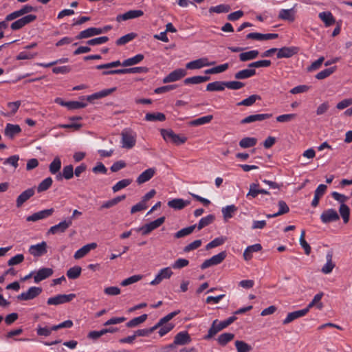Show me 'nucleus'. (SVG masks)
<instances>
[{
	"label": "nucleus",
	"mask_w": 352,
	"mask_h": 352,
	"mask_svg": "<svg viewBox=\"0 0 352 352\" xmlns=\"http://www.w3.org/2000/svg\"><path fill=\"white\" fill-rule=\"evenodd\" d=\"M236 320V316H231L226 320L221 322H218L217 320H214L208 330V333L204 336L205 340H209L215 336L219 331L226 328L230 324L233 323Z\"/></svg>",
	"instance_id": "nucleus-1"
},
{
	"label": "nucleus",
	"mask_w": 352,
	"mask_h": 352,
	"mask_svg": "<svg viewBox=\"0 0 352 352\" xmlns=\"http://www.w3.org/2000/svg\"><path fill=\"white\" fill-rule=\"evenodd\" d=\"M122 147L126 148H133L136 142V134L131 130H124L122 132Z\"/></svg>",
	"instance_id": "nucleus-2"
},
{
	"label": "nucleus",
	"mask_w": 352,
	"mask_h": 352,
	"mask_svg": "<svg viewBox=\"0 0 352 352\" xmlns=\"http://www.w3.org/2000/svg\"><path fill=\"white\" fill-rule=\"evenodd\" d=\"M161 135L165 141H170L175 144H184L186 141V137H180L170 129H162Z\"/></svg>",
	"instance_id": "nucleus-3"
},
{
	"label": "nucleus",
	"mask_w": 352,
	"mask_h": 352,
	"mask_svg": "<svg viewBox=\"0 0 352 352\" xmlns=\"http://www.w3.org/2000/svg\"><path fill=\"white\" fill-rule=\"evenodd\" d=\"M227 254L226 251L221 252L219 254L214 255L210 258L204 261L201 265V268L202 270H205L211 266L219 265L223 262Z\"/></svg>",
	"instance_id": "nucleus-4"
},
{
	"label": "nucleus",
	"mask_w": 352,
	"mask_h": 352,
	"mask_svg": "<svg viewBox=\"0 0 352 352\" xmlns=\"http://www.w3.org/2000/svg\"><path fill=\"white\" fill-rule=\"evenodd\" d=\"M76 297V294H58L55 296L49 298L47 303L49 305H58L65 302L72 301Z\"/></svg>",
	"instance_id": "nucleus-5"
},
{
	"label": "nucleus",
	"mask_w": 352,
	"mask_h": 352,
	"mask_svg": "<svg viewBox=\"0 0 352 352\" xmlns=\"http://www.w3.org/2000/svg\"><path fill=\"white\" fill-rule=\"evenodd\" d=\"M72 224V217H69L59 223L52 226L47 231V234H56L65 232Z\"/></svg>",
	"instance_id": "nucleus-6"
},
{
	"label": "nucleus",
	"mask_w": 352,
	"mask_h": 352,
	"mask_svg": "<svg viewBox=\"0 0 352 352\" xmlns=\"http://www.w3.org/2000/svg\"><path fill=\"white\" fill-rule=\"evenodd\" d=\"M36 19V16L34 14H28L18 20L14 21L10 28L12 30H18L25 26L26 25L34 21Z\"/></svg>",
	"instance_id": "nucleus-7"
},
{
	"label": "nucleus",
	"mask_w": 352,
	"mask_h": 352,
	"mask_svg": "<svg viewBox=\"0 0 352 352\" xmlns=\"http://www.w3.org/2000/svg\"><path fill=\"white\" fill-rule=\"evenodd\" d=\"M42 292V288L39 287H31L25 292L17 296L19 300H30L39 296Z\"/></svg>",
	"instance_id": "nucleus-8"
},
{
	"label": "nucleus",
	"mask_w": 352,
	"mask_h": 352,
	"mask_svg": "<svg viewBox=\"0 0 352 352\" xmlns=\"http://www.w3.org/2000/svg\"><path fill=\"white\" fill-rule=\"evenodd\" d=\"M165 221V217H162L156 220L151 221L148 223H146L139 228V230L142 231V234L143 235H146L149 234L151 232L154 230L155 229L159 228L161 225H162Z\"/></svg>",
	"instance_id": "nucleus-9"
},
{
	"label": "nucleus",
	"mask_w": 352,
	"mask_h": 352,
	"mask_svg": "<svg viewBox=\"0 0 352 352\" xmlns=\"http://www.w3.org/2000/svg\"><path fill=\"white\" fill-rule=\"evenodd\" d=\"M47 243L42 241L40 243L32 245L29 248V253L34 257H39L47 253Z\"/></svg>",
	"instance_id": "nucleus-10"
},
{
	"label": "nucleus",
	"mask_w": 352,
	"mask_h": 352,
	"mask_svg": "<svg viewBox=\"0 0 352 352\" xmlns=\"http://www.w3.org/2000/svg\"><path fill=\"white\" fill-rule=\"evenodd\" d=\"M187 72L184 69H177L173 72H171L168 75H167L163 79L164 83H168L175 82L177 80H180L185 76H186Z\"/></svg>",
	"instance_id": "nucleus-11"
},
{
	"label": "nucleus",
	"mask_w": 352,
	"mask_h": 352,
	"mask_svg": "<svg viewBox=\"0 0 352 352\" xmlns=\"http://www.w3.org/2000/svg\"><path fill=\"white\" fill-rule=\"evenodd\" d=\"M299 52V48L296 46L283 47L278 50L276 56L278 58H291L297 54Z\"/></svg>",
	"instance_id": "nucleus-12"
},
{
	"label": "nucleus",
	"mask_w": 352,
	"mask_h": 352,
	"mask_svg": "<svg viewBox=\"0 0 352 352\" xmlns=\"http://www.w3.org/2000/svg\"><path fill=\"white\" fill-rule=\"evenodd\" d=\"M143 14L144 12L141 10H131L126 12L124 14L117 15L116 21L120 23L123 21L139 18Z\"/></svg>",
	"instance_id": "nucleus-13"
},
{
	"label": "nucleus",
	"mask_w": 352,
	"mask_h": 352,
	"mask_svg": "<svg viewBox=\"0 0 352 352\" xmlns=\"http://www.w3.org/2000/svg\"><path fill=\"white\" fill-rule=\"evenodd\" d=\"M36 8L30 5H25L21 9L16 10L7 15L8 20H14L25 14L36 11Z\"/></svg>",
	"instance_id": "nucleus-14"
},
{
	"label": "nucleus",
	"mask_w": 352,
	"mask_h": 352,
	"mask_svg": "<svg viewBox=\"0 0 352 352\" xmlns=\"http://www.w3.org/2000/svg\"><path fill=\"white\" fill-rule=\"evenodd\" d=\"M340 217L337 211L334 209H328L324 210L320 215V219L324 223L336 221L339 220Z\"/></svg>",
	"instance_id": "nucleus-15"
},
{
	"label": "nucleus",
	"mask_w": 352,
	"mask_h": 352,
	"mask_svg": "<svg viewBox=\"0 0 352 352\" xmlns=\"http://www.w3.org/2000/svg\"><path fill=\"white\" fill-rule=\"evenodd\" d=\"M173 274V272L170 267H165L160 270L154 280L150 284L151 285H157L160 284L164 279L169 278Z\"/></svg>",
	"instance_id": "nucleus-16"
},
{
	"label": "nucleus",
	"mask_w": 352,
	"mask_h": 352,
	"mask_svg": "<svg viewBox=\"0 0 352 352\" xmlns=\"http://www.w3.org/2000/svg\"><path fill=\"white\" fill-rule=\"evenodd\" d=\"M54 211L53 208L41 210L28 216L26 218V220L28 221H36L40 219H43L50 217L53 214Z\"/></svg>",
	"instance_id": "nucleus-17"
},
{
	"label": "nucleus",
	"mask_w": 352,
	"mask_h": 352,
	"mask_svg": "<svg viewBox=\"0 0 352 352\" xmlns=\"http://www.w3.org/2000/svg\"><path fill=\"white\" fill-rule=\"evenodd\" d=\"M35 193L34 188H28L21 192L16 200V206L17 208H21L23 204L30 199Z\"/></svg>",
	"instance_id": "nucleus-18"
},
{
	"label": "nucleus",
	"mask_w": 352,
	"mask_h": 352,
	"mask_svg": "<svg viewBox=\"0 0 352 352\" xmlns=\"http://www.w3.org/2000/svg\"><path fill=\"white\" fill-rule=\"evenodd\" d=\"M213 63H209L208 58H201L188 63L186 67L188 69H197L204 67L212 65Z\"/></svg>",
	"instance_id": "nucleus-19"
},
{
	"label": "nucleus",
	"mask_w": 352,
	"mask_h": 352,
	"mask_svg": "<svg viewBox=\"0 0 352 352\" xmlns=\"http://www.w3.org/2000/svg\"><path fill=\"white\" fill-rule=\"evenodd\" d=\"M53 270L50 267H43L39 269L34 276V280L38 283L43 280L51 276L53 274Z\"/></svg>",
	"instance_id": "nucleus-20"
},
{
	"label": "nucleus",
	"mask_w": 352,
	"mask_h": 352,
	"mask_svg": "<svg viewBox=\"0 0 352 352\" xmlns=\"http://www.w3.org/2000/svg\"><path fill=\"white\" fill-rule=\"evenodd\" d=\"M156 168H149L144 171H143L136 179V182L138 184H142L148 181H149L155 174Z\"/></svg>",
	"instance_id": "nucleus-21"
},
{
	"label": "nucleus",
	"mask_w": 352,
	"mask_h": 352,
	"mask_svg": "<svg viewBox=\"0 0 352 352\" xmlns=\"http://www.w3.org/2000/svg\"><path fill=\"white\" fill-rule=\"evenodd\" d=\"M278 34H261L258 32H252L249 33L246 38L248 39H254L257 41H263V40H270V39H275L278 38Z\"/></svg>",
	"instance_id": "nucleus-22"
},
{
	"label": "nucleus",
	"mask_w": 352,
	"mask_h": 352,
	"mask_svg": "<svg viewBox=\"0 0 352 352\" xmlns=\"http://www.w3.org/2000/svg\"><path fill=\"white\" fill-rule=\"evenodd\" d=\"M272 116V114L270 113H261V114H255V115H250L243 120H241V124H248L257 121H263L264 120L270 118Z\"/></svg>",
	"instance_id": "nucleus-23"
},
{
	"label": "nucleus",
	"mask_w": 352,
	"mask_h": 352,
	"mask_svg": "<svg viewBox=\"0 0 352 352\" xmlns=\"http://www.w3.org/2000/svg\"><path fill=\"white\" fill-rule=\"evenodd\" d=\"M296 10L294 7L291 9H281L278 14V19L289 22L295 20Z\"/></svg>",
	"instance_id": "nucleus-24"
},
{
	"label": "nucleus",
	"mask_w": 352,
	"mask_h": 352,
	"mask_svg": "<svg viewBox=\"0 0 352 352\" xmlns=\"http://www.w3.org/2000/svg\"><path fill=\"white\" fill-rule=\"evenodd\" d=\"M96 247L97 244L96 243L87 244L75 252L74 257L75 259H80L86 256L91 250H94Z\"/></svg>",
	"instance_id": "nucleus-25"
},
{
	"label": "nucleus",
	"mask_w": 352,
	"mask_h": 352,
	"mask_svg": "<svg viewBox=\"0 0 352 352\" xmlns=\"http://www.w3.org/2000/svg\"><path fill=\"white\" fill-rule=\"evenodd\" d=\"M175 344L185 345L191 342L189 333L186 331H181L175 336Z\"/></svg>",
	"instance_id": "nucleus-26"
},
{
	"label": "nucleus",
	"mask_w": 352,
	"mask_h": 352,
	"mask_svg": "<svg viewBox=\"0 0 352 352\" xmlns=\"http://www.w3.org/2000/svg\"><path fill=\"white\" fill-rule=\"evenodd\" d=\"M101 34L100 28H89L85 30L81 31L76 36L77 39H82L89 38L96 35Z\"/></svg>",
	"instance_id": "nucleus-27"
},
{
	"label": "nucleus",
	"mask_w": 352,
	"mask_h": 352,
	"mask_svg": "<svg viewBox=\"0 0 352 352\" xmlns=\"http://www.w3.org/2000/svg\"><path fill=\"white\" fill-rule=\"evenodd\" d=\"M255 75L256 70L254 69H252L251 67H248L235 73L234 78L237 80H244L250 78Z\"/></svg>",
	"instance_id": "nucleus-28"
},
{
	"label": "nucleus",
	"mask_w": 352,
	"mask_h": 352,
	"mask_svg": "<svg viewBox=\"0 0 352 352\" xmlns=\"http://www.w3.org/2000/svg\"><path fill=\"white\" fill-rule=\"evenodd\" d=\"M190 201L182 199H174L168 202V206L175 210H182L190 204Z\"/></svg>",
	"instance_id": "nucleus-29"
},
{
	"label": "nucleus",
	"mask_w": 352,
	"mask_h": 352,
	"mask_svg": "<svg viewBox=\"0 0 352 352\" xmlns=\"http://www.w3.org/2000/svg\"><path fill=\"white\" fill-rule=\"evenodd\" d=\"M262 250V246L259 243H256L248 246L243 252V258L245 261H250L252 258V253L257 252Z\"/></svg>",
	"instance_id": "nucleus-30"
},
{
	"label": "nucleus",
	"mask_w": 352,
	"mask_h": 352,
	"mask_svg": "<svg viewBox=\"0 0 352 352\" xmlns=\"http://www.w3.org/2000/svg\"><path fill=\"white\" fill-rule=\"evenodd\" d=\"M238 208L234 205H228L226 207L222 208L221 212L223 214V217L225 221H228V219L233 217L235 212L237 211Z\"/></svg>",
	"instance_id": "nucleus-31"
},
{
	"label": "nucleus",
	"mask_w": 352,
	"mask_h": 352,
	"mask_svg": "<svg viewBox=\"0 0 352 352\" xmlns=\"http://www.w3.org/2000/svg\"><path fill=\"white\" fill-rule=\"evenodd\" d=\"M21 131L20 126L17 124H7L5 129V135L12 139L16 135Z\"/></svg>",
	"instance_id": "nucleus-32"
},
{
	"label": "nucleus",
	"mask_w": 352,
	"mask_h": 352,
	"mask_svg": "<svg viewBox=\"0 0 352 352\" xmlns=\"http://www.w3.org/2000/svg\"><path fill=\"white\" fill-rule=\"evenodd\" d=\"M305 315V311H303L302 309L290 312L287 314V317L283 320V324H287L294 321V320L301 318Z\"/></svg>",
	"instance_id": "nucleus-33"
},
{
	"label": "nucleus",
	"mask_w": 352,
	"mask_h": 352,
	"mask_svg": "<svg viewBox=\"0 0 352 352\" xmlns=\"http://www.w3.org/2000/svg\"><path fill=\"white\" fill-rule=\"evenodd\" d=\"M226 87V81H214L207 85L206 91H223Z\"/></svg>",
	"instance_id": "nucleus-34"
},
{
	"label": "nucleus",
	"mask_w": 352,
	"mask_h": 352,
	"mask_svg": "<svg viewBox=\"0 0 352 352\" xmlns=\"http://www.w3.org/2000/svg\"><path fill=\"white\" fill-rule=\"evenodd\" d=\"M126 196L124 195L121 196H118L116 197H114L110 200H108L107 201H104L101 206L100 207V210L103 209H108L110 208H112L117 205L118 203L122 201V200L125 199Z\"/></svg>",
	"instance_id": "nucleus-35"
},
{
	"label": "nucleus",
	"mask_w": 352,
	"mask_h": 352,
	"mask_svg": "<svg viewBox=\"0 0 352 352\" xmlns=\"http://www.w3.org/2000/svg\"><path fill=\"white\" fill-rule=\"evenodd\" d=\"M332 257L333 254L331 252H328L326 255V259L327 263L326 264L322 267V272L327 274L332 272L333 269L335 267V264L332 261Z\"/></svg>",
	"instance_id": "nucleus-36"
},
{
	"label": "nucleus",
	"mask_w": 352,
	"mask_h": 352,
	"mask_svg": "<svg viewBox=\"0 0 352 352\" xmlns=\"http://www.w3.org/2000/svg\"><path fill=\"white\" fill-rule=\"evenodd\" d=\"M74 177V168L72 165L65 166L62 171V173H59L56 175V179L60 180L62 177L65 179H70Z\"/></svg>",
	"instance_id": "nucleus-37"
},
{
	"label": "nucleus",
	"mask_w": 352,
	"mask_h": 352,
	"mask_svg": "<svg viewBox=\"0 0 352 352\" xmlns=\"http://www.w3.org/2000/svg\"><path fill=\"white\" fill-rule=\"evenodd\" d=\"M258 54L259 52L256 50L242 52L239 54V60L242 62L254 60L258 57Z\"/></svg>",
	"instance_id": "nucleus-38"
},
{
	"label": "nucleus",
	"mask_w": 352,
	"mask_h": 352,
	"mask_svg": "<svg viewBox=\"0 0 352 352\" xmlns=\"http://www.w3.org/2000/svg\"><path fill=\"white\" fill-rule=\"evenodd\" d=\"M210 80V77L208 76H195L190 78H187L184 80V82L185 85L188 84H193V85H197L200 84L206 81H208Z\"/></svg>",
	"instance_id": "nucleus-39"
},
{
	"label": "nucleus",
	"mask_w": 352,
	"mask_h": 352,
	"mask_svg": "<svg viewBox=\"0 0 352 352\" xmlns=\"http://www.w3.org/2000/svg\"><path fill=\"white\" fill-rule=\"evenodd\" d=\"M212 119H213L212 115H208V116H203V117L197 118L195 120H191L189 122V124L190 126H194L204 125V124L210 123Z\"/></svg>",
	"instance_id": "nucleus-40"
},
{
	"label": "nucleus",
	"mask_w": 352,
	"mask_h": 352,
	"mask_svg": "<svg viewBox=\"0 0 352 352\" xmlns=\"http://www.w3.org/2000/svg\"><path fill=\"white\" fill-rule=\"evenodd\" d=\"M318 16L325 23L326 26H330L335 23V19L330 12H320Z\"/></svg>",
	"instance_id": "nucleus-41"
},
{
	"label": "nucleus",
	"mask_w": 352,
	"mask_h": 352,
	"mask_svg": "<svg viewBox=\"0 0 352 352\" xmlns=\"http://www.w3.org/2000/svg\"><path fill=\"white\" fill-rule=\"evenodd\" d=\"M144 59V56L141 54H138L132 58L124 60L122 63V66L128 67L136 65L140 63Z\"/></svg>",
	"instance_id": "nucleus-42"
},
{
	"label": "nucleus",
	"mask_w": 352,
	"mask_h": 352,
	"mask_svg": "<svg viewBox=\"0 0 352 352\" xmlns=\"http://www.w3.org/2000/svg\"><path fill=\"white\" fill-rule=\"evenodd\" d=\"M147 317H148L147 314H142L140 316L131 319V320H129L126 324V326L128 328H133V327H137L139 324L145 322L146 320L147 319Z\"/></svg>",
	"instance_id": "nucleus-43"
},
{
	"label": "nucleus",
	"mask_w": 352,
	"mask_h": 352,
	"mask_svg": "<svg viewBox=\"0 0 352 352\" xmlns=\"http://www.w3.org/2000/svg\"><path fill=\"white\" fill-rule=\"evenodd\" d=\"M257 143L255 138L246 137L241 139L239 142V146L243 148H248L254 146Z\"/></svg>",
	"instance_id": "nucleus-44"
},
{
	"label": "nucleus",
	"mask_w": 352,
	"mask_h": 352,
	"mask_svg": "<svg viewBox=\"0 0 352 352\" xmlns=\"http://www.w3.org/2000/svg\"><path fill=\"white\" fill-rule=\"evenodd\" d=\"M261 99V98L259 95H256V94L251 95L248 98L239 102L237 104V105L238 106L250 107V106H252L253 104H254L256 100H260Z\"/></svg>",
	"instance_id": "nucleus-45"
},
{
	"label": "nucleus",
	"mask_w": 352,
	"mask_h": 352,
	"mask_svg": "<svg viewBox=\"0 0 352 352\" xmlns=\"http://www.w3.org/2000/svg\"><path fill=\"white\" fill-rule=\"evenodd\" d=\"M214 220V216L213 214H208V216L203 217L200 219L196 228L199 230H201L204 227L212 223Z\"/></svg>",
	"instance_id": "nucleus-46"
},
{
	"label": "nucleus",
	"mask_w": 352,
	"mask_h": 352,
	"mask_svg": "<svg viewBox=\"0 0 352 352\" xmlns=\"http://www.w3.org/2000/svg\"><path fill=\"white\" fill-rule=\"evenodd\" d=\"M234 338V334L232 333H223L221 334L218 338L217 341L219 344L222 346L226 345L229 342L232 340Z\"/></svg>",
	"instance_id": "nucleus-47"
},
{
	"label": "nucleus",
	"mask_w": 352,
	"mask_h": 352,
	"mask_svg": "<svg viewBox=\"0 0 352 352\" xmlns=\"http://www.w3.org/2000/svg\"><path fill=\"white\" fill-rule=\"evenodd\" d=\"M133 180L131 179H124L118 182H117L113 187L112 190L113 192H116L128 186H129L132 183Z\"/></svg>",
	"instance_id": "nucleus-48"
},
{
	"label": "nucleus",
	"mask_w": 352,
	"mask_h": 352,
	"mask_svg": "<svg viewBox=\"0 0 352 352\" xmlns=\"http://www.w3.org/2000/svg\"><path fill=\"white\" fill-rule=\"evenodd\" d=\"M136 36V33L131 32L127 34H125L124 36H121L116 41V43L117 45H124L133 40Z\"/></svg>",
	"instance_id": "nucleus-49"
},
{
	"label": "nucleus",
	"mask_w": 352,
	"mask_h": 352,
	"mask_svg": "<svg viewBox=\"0 0 352 352\" xmlns=\"http://www.w3.org/2000/svg\"><path fill=\"white\" fill-rule=\"evenodd\" d=\"M61 168V161L58 157H56L49 166L50 172L54 175L59 172Z\"/></svg>",
	"instance_id": "nucleus-50"
},
{
	"label": "nucleus",
	"mask_w": 352,
	"mask_h": 352,
	"mask_svg": "<svg viewBox=\"0 0 352 352\" xmlns=\"http://www.w3.org/2000/svg\"><path fill=\"white\" fill-rule=\"evenodd\" d=\"M339 212L343 219L344 223H348L350 217V209L349 206L344 204H342L339 208Z\"/></svg>",
	"instance_id": "nucleus-51"
},
{
	"label": "nucleus",
	"mask_w": 352,
	"mask_h": 352,
	"mask_svg": "<svg viewBox=\"0 0 352 352\" xmlns=\"http://www.w3.org/2000/svg\"><path fill=\"white\" fill-rule=\"evenodd\" d=\"M166 119V116L162 113H148L145 116V120L146 121H164Z\"/></svg>",
	"instance_id": "nucleus-52"
},
{
	"label": "nucleus",
	"mask_w": 352,
	"mask_h": 352,
	"mask_svg": "<svg viewBox=\"0 0 352 352\" xmlns=\"http://www.w3.org/2000/svg\"><path fill=\"white\" fill-rule=\"evenodd\" d=\"M229 67L228 63H224L222 65H219L214 67L206 69L205 71V74H219L225 72Z\"/></svg>",
	"instance_id": "nucleus-53"
},
{
	"label": "nucleus",
	"mask_w": 352,
	"mask_h": 352,
	"mask_svg": "<svg viewBox=\"0 0 352 352\" xmlns=\"http://www.w3.org/2000/svg\"><path fill=\"white\" fill-rule=\"evenodd\" d=\"M197 225H192L187 228H184L178 232H177L175 234V237L177 239H179L187 235L191 234L194 230L196 228Z\"/></svg>",
	"instance_id": "nucleus-54"
},
{
	"label": "nucleus",
	"mask_w": 352,
	"mask_h": 352,
	"mask_svg": "<svg viewBox=\"0 0 352 352\" xmlns=\"http://www.w3.org/2000/svg\"><path fill=\"white\" fill-rule=\"evenodd\" d=\"M52 179L51 177H47L43 179L38 186L37 191L41 192L47 190L52 184Z\"/></svg>",
	"instance_id": "nucleus-55"
},
{
	"label": "nucleus",
	"mask_w": 352,
	"mask_h": 352,
	"mask_svg": "<svg viewBox=\"0 0 352 352\" xmlns=\"http://www.w3.org/2000/svg\"><path fill=\"white\" fill-rule=\"evenodd\" d=\"M81 274V267L79 266H74L69 268L67 272V276L70 279H76L80 276Z\"/></svg>",
	"instance_id": "nucleus-56"
},
{
	"label": "nucleus",
	"mask_w": 352,
	"mask_h": 352,
	"mask_svg": "<svg viewBox=\"0 0 352 352\" xmlns=\"http://www.w3.org/2000/svg\"><path fill=\"white\" fill-rule=\"evenodd\" d=\"M235 346L237 352H250L252 350L250 345L241 340H236L235 342Z\"/></svg>",
	"instance_id": "nucleus-57"
},
{
	"label": "nucleus",
	"mask_w": 352,
	"mask_h": 352,
	"mask_svg": "<svg viewBox=\"0 0 352 352\" xmlns=\"http://www.w3.org/2000/svg\"><path fill=\"white\" fill-rule=\"evenodd\" d=\"M260 194L259 192V184L258 183H252L250 184L249 192H248L246 197L255 198L257 195Z\"/></svg>",
	"instance_id": "nucleus-58"
},
{
	"label": "nucleus",
	"mask_w": 352,
	"mask_h": 352,
	"mask_svg": "<svg viewBox=\"0 0 352 352\" xmlns=\"http://www.w3.org/2000/svg\"><path fill=\"white\" fill-rule=\"evenodd\" d=\"M272 63L270 60H260L255 62H252L248 65V67L252 69L258 67H267L271 65Z\"/></svg>",
	"instance_id": "nucleus-59"
},
{
	"label": "nucleus",
	"mask_w": 352,
	"mask_h": 352,
	"mask_svg": "<svg viewBox=\"0 0 352 352\" xmlns=\"http://www.w3.org/2000/svg\"><path fill=\"white\" fill-rule=\"evenodd\" d=\"M336 71V67L327 68L325 69L322 70L321 72H318L316 75V78L318 80H322L328 76H329L331 74H332Z\"/></svg>",
	"instance_id": "nucleus-60"
},
{
	"label": "nucleus",
	"mask_w": 352,
	"mask_h": 352,
	"mask_svg": "<svg viewBox=\"0 0 352 352\" xmlns=\"http://www.w3.org/2000/svg\"><path fill=\"white\" fill-rule=\"evenodd\" d=\"M305 231L304 230H302L301 231V234H300V240H299L300 244L302 246V248L304 249L305 253L307 255H309L311 252V247L308 244V243L305 241Z\"/></svg>",
	"instance_id": "nucleus-61"
},
{
	"label": "nucleus",
	"mask_w": 352,
	"mask_h": 352,
	"mask_svg": "<svg viewBox=\"0 0 352 352\" xmlns=\"http://www.w3.org/2000/svg\"><path fill=\"white\" fill-rule=\"evenodd\" d=\"M226 241V238L221 236L217 237L213 239L212 241H210L209 243H208L206 246V250H210L216 247H218L222 244L224 243Z\"/></svg>",
	"instance_id": "nucleus-62"
},
{
	"label": "nucleus",
	"mask_w": 352,
	"mask_h": 352,
	"mask_svg": "<svg viewBox=\"0 0 352 352\" xmlns=\"http://www.w3.org/2000/svg\"><path fill=\"white\" fill-rule=\"evenodd\" d=\"M230 10V6L227 4H220L210 8V12L216 13H227Z\"/></svg>",
	"instance_id": "nucleus-63"
},
{
	"label": "nucleus",
	"mask_w": 352,
	"mask_h": 352,
	"mask_svg": "<svg viewBox=\"0 0 352 352\" xmlns=\"http://www.w3.org/2000/svg\"><path fill=\"white\" fill-rule=\"evenodd\" d=\"M142 278V275H133V276H131L123 280L121 282L120 285L122 286L125 287V286L131 285L133 283H137L138 281L140 280Z\"/></svg>",
	"instance_id": "nucleus-64"
}]
</instances>
